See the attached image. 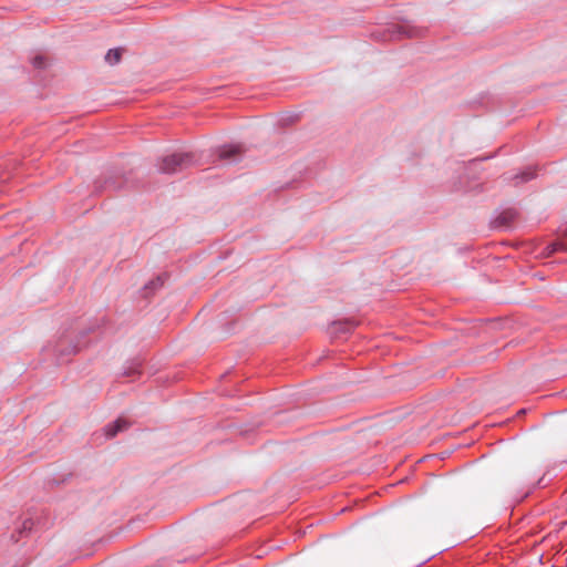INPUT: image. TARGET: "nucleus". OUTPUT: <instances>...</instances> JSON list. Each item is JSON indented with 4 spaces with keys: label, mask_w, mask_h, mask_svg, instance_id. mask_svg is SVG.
<instances>
[{
    "label": "nucleus",
    "mask_w": 567,
    "mask_h": 567,
    "mask_svg": "<svg viewBox=\"0 0 567 567\" xmlns=\"http://www.w3.org/2000/svg\"><path fill=\"white\" fill-rule=\"evenodd\" d=\"M192 162L190 154H173L163 158L159 169L163 173L172 174L187 167Z\"/></svg>",
    "instance_id": "1"
},
{
    "label": "nucleus",
    "mask_w": 567,
    "mask_h": 567,
    "mask_svg": "<svg viewBox=\"0 0 567 567\" xmlns=\"http://www.w3.org/2000/svg\"><path fill=\"white\" fill-rule=\"evenodd\" d=\"M128 426L130 424L125 419L118 417L112 425L106 427V436L114 437L118 432L126 430Z\"/></svg>",
    "instance_id": "2"
},
{
    "label": "nucleus",
    "mask_w": 567,
    "mask_h": 567,
    "mask_svg": "<svg viewBox=\"0 0 567 567\" xmlns=\"http://www.w3.org/2000/svg\"><path fill=\"white\" fill-rule=\"evenodd\" d=\"M243 153L240 145H229L220 150L219 157L223 159H231L239 156Z\"/></svg>",
    "instance_id": "3"
},
{
    "label": "nucleus",
    "mask_w": 567,
    "mask_h": 567,
    "mask_svg": "<svg viewBox=\"0 0 567 567\" xmlns=\"http://www.w3.org/2000/svg\"><path fill=\"white\" fill-rule=\"evenodd\" d=\"M122 51L120 49H111L105 55V60L109 64L114 65L121 61Z\"/></svg>",
    "instance_id": "4"
},
{
    "label": "nucleus",
    "mask_w": 567,
    "mask_h": 567,
    "mask_svg": "<svg viewBox=\"0 0 567 567\" xmlns=\"http://www.w3.org/2000/svg\"><path fill=\"white\" fill-rule=\"evenodd\" d=\"M44 64H45V63H44V58H42V56H35V58L33 59V65H34L35 68H43V66H44Z\"/></svg>",
    "instance_id": "5"
},
{
    "label": "nucleus",
    "mask_w": 567,
    "mask_h": 567,
    "mask_svg": "<svg viewBox=\"0 0 567 567\" xmlns=\"http://www.w3.org/2000/svg\"><path fill=\"white\" fill-rule=\"evenodd\" d=\"M557 245H554L553 249L550 251H556Z\"/></svg>",
    "instance_id": "6"
}]
</instances>
